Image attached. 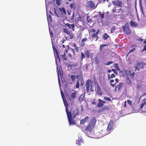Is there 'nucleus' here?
I'll list each match as a JSON object with an SVG mask.
<instances>
[{
	"instance_id": "nucleus-1",
	"label": "nucleus",
	"mask_w": 146,
	"mask_h": 146,
	"mask_svg": "<svg viewBox=\"0 0 146 146\" xmlns=\"http://www.w3.org/2000/svg\"><path fill=\"white\" fill-rule=\"evenodd\" d=\"M145 65V64L142 61H136L134 66L135 71H139L141 69L143 68V66Z\"/></svg>"
},
{
	"instance_id": "nucleus-2",
	"label": "nucleus",
	"mask_w": 146,
	"mask_h": 146,
	"mask_svg": "<svg viewBox=\"0 0 146 146\" xmlns=\"http://www.w3.org/2000/svg\"><path fill=\"white\" fill-rule=\"evenodd\" d=\"M92 82L90 79H89L87 80L86 82L85 86L86 88V90L87 92H89V88L90 87V91L93 92L94 91V87L92 86Z\"/></svg>"
},
{
	"instance_id": "nucleus-3",
	"label": "nucleus",
	"mask_w": 146,
	"mask_h": 146,
	"mask_svg": "<svg viewBox=\"0 0 146 146\" xmlns=\"http://www.w3.org/2000/svg\"><path fill=\"white\" fill-rule=\"evenodd\" d=\"M52 48L54 51V55L55 58L56 63V64H57V62L58 61H59L60 62V58H59L58 54L56 49L53 45L52 46Z\"/></svg>"
},
{
	"instance_id": "nucleus-4",
	"label": "nucleus",
	"mask_w": 146,
	"mask_h": 146,
	"mask_svg": "<svg viewBox=\"0 0 146 146\" xmlns=\"http://www.w3.org/2000/svg\"><path fill=\"white\" fill-rule=\"evenodd\" d=\"M86 6L87 7L93 9H95L96 7V6H95V3L92 1H87Z\"/></svg>"
},
{
	"instance_id": "nucleus-5",
	"label": "nucleus",
	"mask_w": 146,
	"mask_h": 146,
	"mask_svg": "<svg viewBox=\"0 0 146 146\" xmlns=\"http://www.w3.org/2000/svg\"><path fill=\"white\" fill-rule=\"evenodd\" d=\"M68 122L70 125H73L76 124V122L74 120L73 117L72 116V114L67 116Z\"/></svg>"
},
{
	"instance_id": "nucleus-6",
	"label": "nucleus",
	"mask_w": 146,
	"mask_h": 146,
	"mask_svg": "<svg viewBox=\"0 0 146 146\" xmlns=\"http://www.w3.org/2000/svg\"><path fill=\"white\" fill-rule=\"evenodd\" d=\"M123 72L127 75L128 74H130V77L132 79H133L134 76L135 74L134 72H132L131 73V71L129 70H124L123 71H121L120 72Z\"/></svg>"
},
{
	"instance_id": "nucleus-7",
	"label": "nucleus",
	"mask_w": 146,
	"mask_h": 146,
	"mask_svg": "<svg viewBox=\"0 0 146 146\" xmlns=\"http://www.w3.org/2000/svg\"><path fill=\"white\" fill-rule=\"evenodd\" d=\"M80 114V111L78 109L76 108L73 110L72 114V116L73 118H75L76 116H78Z\"/></svg>"
},
{
	"instance_id": "nucleus-8",
	"label": "nucleus",
	"mask_w": 146,
	"mask_h": 146,
	"mask_svg": "<svg viewBox=\"0 0 146 146\" xmlns=\"http://www.w3.org/2000/svg\"><path fill=\"white\" fill-rule=\"evenodd\" d=\"M113 4L119 7H122L123 5L122 2L119 0H117L115 1H114L112 2Z\"/></svg>"
},
{
	"instance_id": "nucleus-9",
	"label": "nucleus",
	"mask_w": 146,
	"mask_h": 146,
	"mask_svg": "<svg viewBox=\"0 0 146 146\" xmlns=\"http://www.w3.org/2000/svg\"><path fill=\"white\" fill-rule=\"evenodd\" d=\"M84 82L82 79H78V81L76 83V87L77 88H79V85L81 86H82L83 85V83Z\"/></svg>"
},
{
	"instance_id": "nucleus-10",
	"label": "nucleus",
	"mask_w": 146,
	"mask_h": 146,
	"mask_svg": "<svg viewBox=\"0 0 146 146\" xmlns=\"http://www.w3.org/2000/svg\"><path fill=\"white\" fill-rule=\"evenodd\" d=\"M123 30L125 33L127 35L129 34L131 32V30L129 29V27L128 26H123Z\"/></svg>"
},
{
	"instance_id": "nucleus-11",
	"label": "nucleus",
	"mask_w": 146,
	"mask_h": 146,
	"mask_svg": "<svg viewBox=\"0 0 146 146\" xmlns=\"http://www.w3.org/2000/svg\"><path fill=\"white\" fill-rule=\"evenodd\" d=\"M94 127L93 126L89 124L84 130L85 132H90L92 131Z\"/></svg>"
},
{
	"instance_id": "nucleus-12",
	"label": "nucleus",
	"mask_w": 146,
	"mask_h": 146,
	"mask_svg": "<svg viewBox=\"0 0 146 146\" xmlns=\"http://www.w3.org/2000/svg\"><path fill=\"white\" fill-rule=\"evenodd\" d=\"M113 128V126L108 125L107 129V132L105 133V131H104V133L103 135H102V136H104L109 133H110V131Z\"/></svg>"
},
{
	"instance_id": "nucleus-13",
	"label": "nucleus",
	"mask_w": 146,
	"mask_h": 146,
	"mask_svg": "<svg viewBox=\"0 0 146 146\" xmlns=\"http://www.w3.org/2000/svg\"><path fill=\"white\" fill-rule=\"evenodd\" d=\"M124 83H120L118 85L115 86V91H116V90H118V91L120 90L122 88V86L123 85Z\"/></svg>"
},
{
	"instance_id": "nucleus-14",
	"label": "nucleus",
	"mask_w": 146,
	"mask_h": 146,
	"mask_svg": "<svg viewBox=\"0 0 146 146\" xmlns=\"http://www.w3.org/2000/svg\"><path fill=\"white\" fill-rule=\"evenodd\" d=\"M96 122V118L95 117H93L90 121L89 124L94 127L95 125Z\"/></svg>"
},
{
	"instance_id": "nucleus-15",
	"label": "nucleus",
	"mask_w": 146,
	"mask_h": 146,
	"mask_svg": "<svg viewBox=\"0 0 146 146\" xmlns=\"http://www.w3.org/2000/svg\"><path fill=\"white\" fill-rule=\"evenodd\" d=\"M89 117L87 116L85 117L84 119H82L80 120V123L81 124H84L88 120Z\"/></svg>"
},
{
	"instance_id": "nucleus-16",
	"label": "nucleus",
	"mask_w": 146,
	"mask_h": 146,
	"mask_svg": "<svg viewBox=\"0 0 146 146\" xmlns=\"http://www.w3.org/2000/svg\"><path fill=\"white\" fill-rule=\"evenodd\" d=\"M87 38L85 37L82 40L81 43V46H84L85 45V42L87 40Z\"/></svg>"
},
{
	"instance_id": "nucleus-17",
	"label": "nucleus",
	"mask_w": 146,
	"mask_h": 146,
	"mask_svg": "<svg viewBox=\"0 0 146 146\" xmlns=\"http://www.w3.org/2000/svg\"><path fill=\"white\" fill-rule=\"evenodd\" d=\"M97 90L98 93L100 94V95H101L102 94V92L100 86L98 84L97 86Z\"/></svg>"
},
{
	"instance_id": "nucleus-18",
	"label": "nucleus",
	"mask_w": 146,
	"mask_h": 146,
	"mask_svg": "<svg viewBox=\"0 0 146 146\" xmlns=\"http://www.w3.org/2000/svg\"><path fill=\"white\" fill-rule=\"evenodd\" d=\"M66 25L70 29H72V30L73 31H74V24H70L68 23H67Z\"/></svg>"
},
{
	"instance_id": "nucleus-19",
	"label": "nucleus",
	"mask_w": 146,
	"mask_h": 146,
	"mask_svg": "<svg viewBox=\"0 0 146 146\" xmlns=\"http://www.w3.org/2000/svg\"><path fill=\"white\" fill-rule=\"evenodd\" d=\"M98 103L97 104V106L99 108H100L102 107L103 106L102 102L101 101V100L100 99L98 100Z\"/></svg>"
},
{
	"instance_id": "nucleus-20",
	"label": "nucleus",
	"mask_w": 146,
	"mask_h": 146,
	"mask_svg": "<svg viewBox=\"0 0 146 146\" xmlns=\"http://www.w3.org/2000/svg\"><path fill=\"white\" fill-rule=\"evenodd\" d=\"M82 143H83V139H82L79 138L76 141V143L77 145H80Z\"/></svg>"
},
{
	"instance_id": "nucleus-21",
	"label": "nucleus",
	"mask_w": 146,
	"mask_h": 146,
	"mask_svg": "<svg viewBox=\"0 0 146 146\" xmlns=\"http://www.w3.org/2000/svg\"><path fill=\"white\" fill-rule=\"evenodd\" d=\"M130 25L132 27H136L138 25L137 23L135 22H133V21H131L130 23Z\"/></svg>"
},
{
	"instance_id": "nucleus-22",
	"label": "nucleus",
	"mask_w": 146,
	"mask_h": 146,
	"mask_svg": "<svg viewBox=\"0 0 146 146\" xmlns=\"http://www.w3.org/2000/svg\"><path fill=\"white\" fill-rule=\"evenodd\" d=\"M126 83L128 86L132 85V81L128 77H127L126 79Z\"/></svg>"
},
{
	"instance_id": "nucleus-23",
	"label": "nucleus",
	"mask_w": 146,
	"mask_h": 146,
	"mask_svg": "<svg viewBox=\"0 0 146 146\" xmlns=\"http://www.w3.org/2000/svg\"><path fill=\"white\" fill-rule=\"evenodd\" d=\"M68 106H66L65 107H66V113L67 116H68V115H71L72 114V113L70 111H69V109L68 108Z\"/></svg>"
},
{
	"instance_id": "nucleus-24",
	"label": "nucleus",
	"mask_w": 146,
	"mask_h": 146,
	"mask_svg": "<svg viewBox=\"0 0 146 146\" xmlns=\"http://www.w3.org/2000/svg\"><path fill=\"white\" fill-rule=\"evenodd\" d=\"M61 56L62 60L65 61H66L67 60V59L65 55V54L64 52V53L62 54L61 55Z\"/></svg>"
},
{
	"instance_id": "nucleus-25",
	"label": "nucleus",
	"mask_w": 146,
	"mask_h": 146,
	"mask_svg": "<svg viewBox=\"0 0 146 146\" xmlns=\"http://www.w3.org/2000/svg\"><path fill=\"white\" fill-rule=\"evenodd\" d=\"M68 17L69 19L71 21H72L73 20L74 18V13H73L72 14V15L71 16H70V14L68 13Z\"/></svg>"
},
{
	"instance_id": "nucleus-26",
	"label": "nucleus",
	"mask_w": 146,
	"mask_h": 146,
	"mask_svg": "<svg viewBox=\"0 0 146 146\" xmlns=\"http://www.w3.org/2000/svg\"><path fill=\"white\" fill-rule=\"evenodd\" d=\"M90 52L88 50H87L85 52V54L86 55L87 58H90Z\"/></svg>"
},
{
	"instance_id": "nucleus-27",
	"label": "nucleus",
	"mask_w": 146,
	"mask_h": 146,
	"mask_svg": "<svg viewBox=\"0 0 146 146\" xmlns=\"http://www.w3.org/2000/svg\"><path fill=\"white\" fill-rule=\"evenodd\" d=\"M59 10L61 11V13L62 15L64 14H66V11L65 9L64 8H62V9L60 8H59Z\"/></svg>"
},
{
	"instance_id": "nucleus-28",
	"label": "nucleus",
	"mask_w": 146,
	"mask_h": 146,
	"mask_svg": "<svg viewBox=\"0 0 146 146\" xmlns=\"http://www.w3.org/2000/svg\"><path fill=\"white\" fill-rule=\"evenodd\" d=\"M74 92L72 93L71 95V97L72 99H75L76 98V92L74 90Z\"/></svg>"
},
{
	"instance_id": "nucleus-29",
	"label": "nucleus",
	"mask_w": 146,
	"mask_h": 146,
	"mask_svg": "<svg viewBox=\"0 0 146 146\" xmlns=\"http://www.w3.org/2000/svg\"><path fill=\"white\" fill-rule=\"evenodd\" d=\"M109 36L107 33H105L103 36V38L105 40H106L109 37Z\"/></svg>"
},
{
	"instance_id": "nucleus-30",
	"label": "nucleus",
	"mask_w": 146,
	"mask_h": 146,
	"mask_svg": "<svg viewBox=\"0 0 146 146\" xmlns=\"http://www.w3.org/2000/svg\"><path fill=\"white\" fill-rule=\"evenodd\" d=\"M114 82V81L113 80L111 79L110 80V85L113 87H114L116 84V82H115L114 84L112 83H113Z\"/></svg>"
},
{
	"instance_id": "nucleus-31",
	"label": "nucleus",
	"mask_w": 146,
	"mask_h": 146,
	"mask_svg": "<svg viewBox=\"0 0 146 146\" xmlns=\"http://www.w3.org/2000/svg\"><path fill=\"white\" fill-rule=\"evenodd\" d=\"M82 96V94L80 95L78 98V100L80 102H82L84 100V96H83V97L81 98Z\"/></svg>"
},
{
	"instance_id": "nucleus-32",
	"label": "nucleus",
	"mask_w": 146,
	"mask_h": 146,
	"mask_svg": "<svg viewBox=\"0 0 146 146\" xmlns=\"http://www.w3.org/2000/svg\"><path fill=\"white\" fill-rule=\"evenodd\" d=\"M77 20L78 21L83 22L84 21V19L83 17L79 16L77 17Z\"/></svg>"
},
{
	"instance_id": "nucleus-33",
	"label": "nucleus",
	"mask_w": 146,
	"mask_h": 146,
	"mask_svg": "<svg viewBox=\"0 0 146 146\" xmlns=\"http://www.w3.org/2000/svg\"><path fill=\"white\" fill-rule=\"evenodd\" d=\"M92 37L93 38H96V39L95 40V41H97L98 39V35L95 33H94L92 34Z\"/></svg>"
},
{
	"instance_id": "nucleus-34",
	"label": "nucleus",
	"mask_w": 146,
	"mask_h": 146,
	"mask_svg": "<svg viewBox=\"0 0 146 146\" xmlns=\"http://www.w3.org/2000/svg\"><path fill=\"white\" fill-rule=\"evenodd\" d=\"M110 108L108 106H106L102 107V110H103V111H109L110 110Z\"/></svg>"
},
{
	"instance_id": "nucleus-35",
	"label": "nucleus",
	"mask_w": 146,
	"mask_h": 146,
	"mask_svg": "<svg viewBox=\"0 0 146 146\" xmlns=\"http://www.w3.org/2000/svg\"><path fill=\"white\" fill-rule=\"evenodd\" d=\"M47 19L48 22H52V17L51 15H49L47 16Z\"/></svg>"
},
{
	"instance_id": "nucleus-36",
	"label": "nucleus",
	"mask_w": 146,
	"mask_h": 146,
	"mask_svg": "<svg viewBox=\"0 0 146 146\" xmlns=\"http://www.w3.org/2000/svg\"><path fill=\"white\" fill-rule=\"evenodd\" d=\"M63 31L67 35H69L70 34V32L66 29L64 28L63 29Z\"/></svg>"
},
{
	"instance_id": "nucleus-37",
	"label": "nucleus",
	"mask_w": 146,
	"mask_h": 146,
	"mask_svg": "<svg viewBox=\"0 0 146 146\" xmlns=\"http://www.w3.org/2000/svg\"><path fill=\"white\" fill-rule=\"evenodd\" d=\"M86 19L88 22H91L92 21V19L90 18V17L89 16H87Z\"/></svg>"
},
{
	"instance_id": "nucleus-38",
	"label": "nucleus",
	"mask_w": 146,
	"mask_h": 146,
	"mask_svg": "<svg viewBox=\"0 0 146 146\" xmlns=\"http://www.w3.org/2000/svg\"><path fill=\"white\" fill-rule=\"evenodd\" d=\"M81 60L82 61L83 59L85 58V56L84 53H83L82 52L81 53Z\"/></svg>"
},
{
	"instance_id": "nucleus-39",
	"label": "nucleus",
	"mask_w": 146,
	"mask_h": 146,
	"mask_svg": "<svg viewBox=\"0 0 146 146\" xmlns=\"http://www.w3.org/2000/svg\"><path fill=\"white\" fill-rule=\"evenodd\" d=\"M59 74H60V76H61V71H60V69H59V70H58V78H59ZM58 81H59V83L60 82L59 78L58 79Z\"/></svg>"
},
{
	"instance_id": "nucleus-40",
	"label": "nucleus",
	"mask_w": 146,
	"mask_h": 146,
	"mask_svg": "<svg viewBox=\"0 0 146 146\" xmlns=\"http://www.w3.org/2000/svg\"><path fill=\"white\" fill-rule=\"evenodd\" d=\"M116 28L115 27H113L111 29V33H113L114 31L115 30Z\"/></svg>"
},
{
	"instance_id": "nucleus-41",
	"label": "nucleus",
	"mask_w": 146,
	"mask_h": 146,
	"mask_svg": "<svg viewBox=\"0 0 146 146\" xmlns=\"http://www.w3.org/2000/svg\"><path fill=\"white\" fill-rule=\"evenodd\" d=\"M109 76L110 74H109L108 79H110L111 78H113L115 77V76L114 74H112L110 77Z\"/></svg>"
},
{
	"instance_id": "nucleus-42",
	"label": "nucleus",
	"mask_w": 146,
	"mask_h": 146,
	"mask_svg": "<svg viewBox=\"0 0 146 146\" xmlns=\"http://www.w3.org/2000/svg\"><path fill=\"white\" fill-rule=\"evenodd\" d=\"M60 1L61 0H56V4L59 6L60 5Z\"/></svg>"
},
{
	"instance_id": "nucleus-43",
	"label": "nucleus",
	"mask_w": 146,
	"mask_h": 146,
	"mask_svg": "<svg viewBox=\"0 0 146 146\" xmlns=\"http://www.w3.org/2000/svg\"><path fill=\"white\" fill-rule=\"evenodd\" d=\"M104 99L106 100H107L109 101H111V100L110 98H108L107 97H104Z\"/></svg>"
},
{
	"instance_id": "nucleus-44",
	"label": "nucleus",
	"mask_w": 146,
	"mask_h": 146,
	"mask_svg": "<svg viewBox=\"0 0 146 146\" xmlns=\"http://www.w3.org/2000/svg\"><path fill=\"white\" fill-rule=\"evenodd\" d=\"M113 120L112 119V120H110V123L108 124V125L113 126Z\"/></svg>"
},
{
	"instance_id": "nucleus-45",
	"label": "nucleus",
	"mask_w": 146,
	"mask_h": 146,
	"mask_svg": "<svg viewBox=\"0 0 146 146\" xmlns=\"http://www.w3.org/2000/svg\"><path fill=\"white\" fill-rule=\"evenodd\" d=\"M94 61H95L96 64H98L99 63V61L98 59L97 58V57H96V59H94Z\"/></svg>"
},
{
	"instance_id": "nucleus-46",
	"label": "nucleus",
	"mask_w": 146,
	"mask_h": 146,
	"mask_svg": "<svg viewBox=\"0 0 146 146\" xmlns=\"http://www.w3.org/2000/svg\"><path fill=\"white\" fill-rule=\"evenodd\" d=\"M71 78L73 82H74L75 80V76L74 75H71Z\"/></svg>"
},
{
	"instance_id": "nucleus-47",
	"label": "nucleus",
	"mask_w": 146,
	"mask_h": 146,
	"mask_svg": "<svg viewBox=\"0 0 146 146\" xmlns=\"http://www.w3.org/2000/svg\"><path fill=\"white\" fill-rule=\"evenodd\" d=\"M64 105L66 107V106H68V105L67 102L66 100H64L63 101Z\"/></svg>"
},
{
	"instance_id": "nucleus-48",
	"label": "nucleus",
	"mask_w": 146,
	"mask_h": 146,
	"mask_svg": "<svg viewBox=\"0 0 146 146\" xmlns=\"http://www.w3.org/2000/svg\"><path fill=\"white\" fill-rule=\"evenodd\" d=\"M111 70L115 74H117L118 73L116 71V70L114 69H112Z\"/></svg>"
},
{
	"instance_id": "nucleus-49",
	"label": "nucleus",
	"mask_w": 146,
	"mask_h": 146,
	"mask_svg": "<svg viewBox=\"0 0 146 146\" xmlns=\"http://www.w3.org/2000/svg\"><path fill=\"white\" fill-rule=\"evenodd\" d=\"M100 17L101 19H102L104 17V13H102L100 15Z\"/></svg>"
},
{
	"instance_id": "nucleus-50",
	"label": "nucleus",
	"mask_w": 146,
	"mask_h": 146,
	"mask_svg": "<svg viewBox=\"0 0 146 146\" xmlns=\"http://www.w3.org/2000/svg\"><path fill=\"white\" fill-rule=\"evenodd\" d=\"M127 103H128L131 106L132 104V101L130 100H127Z\"/></svg>"
},
{
	"instance_id": "nucleus-51",
	"label": "nucleus",
	"mask_w": 146,
	"mask_h": 146,
	"mask_svg": "<svg viewBox=\"0 0 146 146\" xmlns=\"http://www.w3.org/2000/svg\"><path fill=\"white\" fill-rule=\"evenodd\" d=\"M135 49H136L135 48H132V49H131V50H130V51H129V53H130V52H132L134 51L135 50Z\"/></svg>"
},
{
	"instance_id": "nucleus-52",
	"label": "nucleus",
	"mask_w": 146,
	"mask_h": 146,
	"mask_svg": "<svg viewBox=\"0 0 146 146\" xmlns=\"http://www.w3.org/2000/svg\"><path fill=\"white\" fill-rule=\"evenodd\" d=\"M69 36H70V39H72L74 37V36L72 34H70V33L69 34Z\"/></svg>"
},
{
	"instance_id": "nucleus-53",
	"label": "nucleus",
	"mask_w": 146,
	"mask_h": 146,
	"mask_svg": "<svg viewBox=\"0 0 146 146\" xmlns=\"http://www.w3.org/2000/svg\"><path fill=\"white\" fill-rule=\"evenodd\" d=\"M106 44H104L103 45H101L100 46V50L101 51V49L102 48H103V47L104 46H106Z\"/></svg>"
},
{
	"instance_id": "nucleus-54",
	"label": "nucleus",
	"mask_w": 146,
	"mask_h": 146,
	"mask_svg": "<svg viewBox=\"0 0 146 146\" xmlns=\"http://www.w3.org/2000/svg\"><path fill=\"white\" fill-rule=\"evenodd\" d=\"M113 63V62L111 61H109L108 62V63L106 64V65H109L111 64H112Z\"/></svg>"
},
{
	"instance_id": "nucleus-55",
	"label": "nucleus",
	"mask_w": 146,
	"mask_h": 146,
	"mask_svg": "<svg viewBox=\"0 0 146 146\" xmlns=\"http://www.w3.org/2000/svg\"><path fill=\"white\" fill-rule=\"evenodd\" d=\"M144 105H146V99H144L143 100V102Z\"/></svg>"
},
{
	"instance_id": "nucleus-56",
	"label": "nucleus",
	"mask_w": 146,
	"mask_h": 146,
	"mask_svg": "<svg viewBox=\"0 0 146 146\" xmlns=\"http://www.w3.org/2000/svg\"><path fill=\"white\" fill-rule=\"evenodd\" d=\"M103 111H103V109L102 110V107L101 109H100V110H99L98 111V113H100V112H101Z\"/></svg>"
},
{
	"instance_id": "nucleus-57",
	"label": "nucleus",
	"mask_w": 146,
	"mask_h": 146,
	"mask_svg": "<svg viewBox=\"0 0 146 146\" xmlns=\"http://www.w3.org/2000/svg\"><path fill=\"white\" fill-rule=\"evenodd\" d=\"M74 49L77 52H78V51H79V48L78 47H77V46L76 47H75Z\"/></svg>"
},
{
	"instance_id": "nucleus-58",
	"label": "nucleus",
	"mask_w": 146,
	"mask_h": 146,
	"mask_svg": "<svg viewBox=\"0 0 146 146\" xmlns=\"http://www.w3.org/2000/svg\"><path fill=\"white\" fill-rule=\"evenodd\" d=\"M144 50L146 51V45L144 46L143 49L142 50L141 52H143Z\"/></svg>"
},
{
	"instance_id": "nucleus-59",
	"label": "nucleus",
	"mask_w": 146,
	"mask_h": 146,
	"mask_svg": "<svg viewBox=\"0 0 146 146\" xmlns=\"http://www.w3.org/2000/svg\"><path fill=\"white\" fill-rule=\"evenodd\" d=\"M67 48L68 49L65 50V51L66 53H67L68 52V50H69V46L68 45L66 46Z\"/></svg>"
},
{
	"instance_id": "nucleus-60",
	"label": "nucleus",
	"mask_w": 146,
	"mask_h": 146,
	"mask_svg": "<svg viewBox=\"0 0 146 146\" xmlns=\"http://www.w3.org/2000/svg\"><path fill=\"white\" fill-rule=\"evenodd\" d=\"M50 35L51 37H53V33L52 31H50Z\"/></svg>"
},
{
	"instance_id": "nucleus-61",
	"label": "nucleus",
	"mask_w": 146,
	"mask_h": 146,
	"mask_svg": "<svg viewBox=\"0 0 146 146\" xmlns=\"http://www.w3.org/2000/svg\"><path fill=\"white\" fill-rule=\"evenodd\" d=\"M71 49L72 50L71 51L74 54H75V52L74 50L72 48H71Z\"/></svg>"
},
{
	"instance_id": "nucleus-62",
	"label": "nucleus",
	"mask_w": 146,
	"mask_h": 146,
	"mask_svg": "<svg viewBox=\"0 0 146 146\" xmlns=\"http://www.w3.org/2000/svg\"><path fill=\"white\" fill-rule=\"evenodd\" d=\"M145 105L144 104H143V103H142L141 104V106H140V109H142L143 107L144 106V105Z\"/></svg>"
},
{
	"instance_id": "nucleus-63",
	"label": "nucleus",
	"mask_w": 146,
	"mask_h": 146,
	"mask_svg": "<svg viewBox=\"0 0 146 146\" xmlns=\"http://www.w3.org/2000/svg\"><path fill=\"white\" fill-rule=\"evenodd\" d=\"M65 38H66V39H63L62 40V42H61V44H62V43H64V42H65L66 41V40H67V38L66 37Z\"/></svg>"
},
{
	"instance_id": "nucleus-64",
	"label": "nucleus",
	"mask_w": 146,
	"mask_h": 146,
	"mask_svg": "<svg viewBox=\"0 0 146 146\" xmlns=\"http://www.w3.org/2000/svg\"><path fill=\"white\" fill-rule=\"evenodd\" d=\"M138 39L139 41H141V42H142L143 40V39L141 38L140 37L138 38Z\"/></svg>"
}]
</instances>
